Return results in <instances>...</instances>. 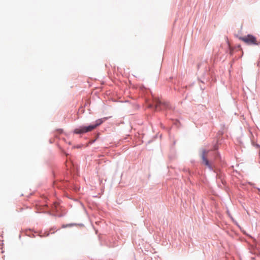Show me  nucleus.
I'll use <instances>...</instances> for the list:
<instances>
[{"instance_id": "f257e3e1", "label": "nucleus", "mask_w": 260, "mask_h": 260, "mask_svg": "<svg viewBox=\"0 0 260 260\" xmlns=\"http://www.w3.org/2000/svg\"><path fill=\"white\" fill-rule=\"evenodd\" d=\"M103 121L101 119H98L95 121V123L93 124L90 125L88 126H81L80 128H76L74 133L76 134H81L89 132H91L96 127L101 125L103 123Z\"/></svg>"}, {"instance_id": "f03ea898", "label": "nucleus", "mask_w": 260, "mask_h": 260, "mask_svg": "<svg viewBox=\"0 0 260 260\" xmlns=\"http://www.w3.org/2000/svg\"><path fill=\"white\" fill-rule=\"evenodd\" d=\"M239 39L248 45H258L259 44L256 38L252 35L240 37Z\"/></svg>"}, {"instance_id": "7ed1b4c3", "label": "nucleus", "mask_w": 260, "mask_h": 260, "mask_svg": "<svg viewBox=\"0 0 260 260\" xmlns=\"http://www.w3.org/2000/svg\"><path fill=\"white\" fill-rule=\"evenodd\" d=\"M155 109L156 111H159L162 109L161 107L167 108L171 107L169 102H162L158 99L155 100Z\"/></svg>"}, {"instance_id": "20e7f679", "label": "nucleus", "mask_w": 260, "mask_h": 260, "mask_svg": "<svg viewBox=\"0 0 260 260\" xmlns=\"http://www.w3.org/2000/svg\"><path fill=\"white\" fill-rule=\"evenodd\" d=\"M208 153V151H207L206 150H203L201 154V157L203 160V163L206 165L207 167H208L210 169H212L211 165L209 162L208 159H207V155Z\"/></svg>"}, {"instance_id": "39448f33", "label": "nucleus", "mask_w": 260, "mask_h": 260, "mask_svg": "<svg viewBox=\"0 0 260 260\" xmlns=\"http://www.w3.org/2000/svg\"><path fill=\"white\" fill-rule=\"evenodd\" d=\"M259 65H260V63L258 62V63H257V66H259Z\"/></svg>"}]
</instances>
